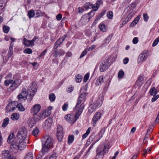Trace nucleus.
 Here are the masks:
<instances>
[{"instance_id":"obj_1","label":"nucleus","mask_w":159,"mask_h":159,"mask_svg":"<svg viewBox=\"0 0 159 159\" xmlns=\"http://www.w3.org/2000/svg\"><path fill=\"white\" fill-rule=\"evenodd\" d=\"M27 134V130L25 127L20 128L17 132L15 139L19 143L21 148H25L28 143L26 139Z\"/></svg>"},{"instance_id":"obj_2","label":"nucleus","mask_w":159,"mask_h":159,"mask_svg":"<svg viewBox=\"0 0 159 159\" xmlns=\"http://www.w3.org/2000/svg\"><path fill=\"white\" fill-rule=\"evenodd\" d=\"M44 139H46L42 143V152L43 153H45L49 150V149L52 146L53 141L52 138L48 136L45 137Z\"/></svg>"},{"instance_id":"obj_3","label":"nucleus","mask_w":159,"mask_h":159,"mask_svg":"<svg viewBox=\"0 0 159 159\" xmlns=\"http://www.w3.org/2000/svg\"><path fill=\"white\" fill-rule=\"evenodd\" d=\"M95 13L93 11H91L89 13L83 15L81 17L80 21L83 24H85L89 21L90 19L94 16Z\"/></svg>"},{"instance_id":"obj_4","label":"nucleus","mask_w":159,"mask_h":159,"mask_svg":"<svg viewBox=\"0 0 159 159\" xmlns=\"http://www.w3.org/2000/svg\"><path fill=\"white\" fill-rule=\"evenodd\" d=\"M10 148L12 151L16 152L18 150H22L25 148H21L19 143L16 141V140L15 139V141L11 145Z\"/></svg>"},{"instance_id":"obj_5","label":"nucleus","mask_w":159,"mask_h":159,"mask_svg":"<svg viewBox=\"0 0 159 159\" xmlns=\"http://www.w3.org/2000/svg\"><path fill=\"white\" fill-rule=\"evenodd\" d=\"M102 99L100 98H98L97 102L96 105L95 104L90 105L89 108V111L90 113H92L96 109L97 106H100L102 103Z\"/></svg>"},{"instance_id":"obj_6","label":"nucleus","mask_w":159,"mask_h":159,"mask_svg":"<svg viewBox=\"0 0 159 159\" xmlns=\"http://www.w3.org/2000/svg\"><path fill=\"white\" fill-rule=\"evenodd\" d=\"M84 103H83L80 105L79 106V105H78L77 107H76L77 109L76 111L75 115L74 116V119H75V121L79 117L81 114L84 108Z\"/></svg>"},{"instance_id":"obj_7","label":"nucleus","mask_w":159,"mask_h":159,"mask_svg":"<svg viewBox=\"0 0 159 159\" xmlns=\"http://www.w3.org/2000/svg\"><path fill=\"white\" fill-rule=\"evenodd\" d=\"M149 55V52L147 51L145 52H143L139 56L138 58L139 63L145 61Z\"/></svg>"},{"instance_id":"obj_8","label":"nucleus","mask_w":159,"mask_h":159,"mask_svg":"<svg viewBox=\"0 0 159 159\" xmlns=\"http://www.w3.org/2000/svg\"><path fill=\"white\" fill-rule=\"evenodd\" d=\"M28 93L26 89H23L21 93L19 94L17 96V98L19 99H22L24 100L26 99Z\"/></svg>"},{"instance_id":"obj_9","label":"nucleus","mask_w":159,"mask_h":159,"mask_svg":"<svg viewBox=\"0 0 159 159\" xmlns=\"http://www.w3.org/2000/svg\"><path fill=\"white\" fill-rule=\"evenodd\" d=\"M41 106L39 104H36L33 107L31 110V112L33 115L36 114L39 111Z\"/></svg>"},{"instance_id":"obj_10","label":"nucleus","mask_w":159,"mask_h":159,"mask_svg":"<svg viewBox=\"0 0 159 159\" xmlns=\"http://www.w3.org/2000/svg\"><path fill=\"white\" fill-rule=\"evenodd\" d=\"M85 95L86 93H83L80 94L78 98L77 104L75 107H77L78 105H79V104L81 103V102L84 100Z\"/></svg>"},{"instance_id":"obj_11","label":"nucleus","mask_w":159,"mask_h":159,"mask_svg":"<svg viewBox=\"0 0 159 159\" xmlns=\"http://www.w3.org/2000/svg\"><path fill=\"white\" fill-rule=\"evenodd\" d=\"M65 53V52L62 49H60L58 52L57 50H56L53 53V56L55 58L57 57L58 56L63 55Z\"/></svg>"},{"instance_id":"obj_12","label":"nucleus","mask_w":159,"mask_h":159,"mask_svg":"<svg viewBox=\"0 0 159 159\" xmlns=\"http://www.w3.org/2000/svg\"><path fill=\"white\" fill-rule=\"evenodd\" d=\"M101 117V114L100 113L97 112L95 114L93 118V126L95 125L97 121L99 120Z\"/></svg>"},{"instance_id":"obj_13","label":"nucleus","mask_w":159,"mask_h":159,"mask_svg":"<svg viewBox=\"0 0 159 159\" xmlns=\"http://www.w3.org/2000/svg\"><path fill=\"white\" fill-rule=\"evenodd\" d=\"M108 67L107 62H103L100 66V70L101 72H104L105 70H106L108 68Z\"/></svg>"},{"instance_id":"obj_14","label":"nucleus","mask_w":159,"mask_h":159,"mask_svg":"<svg viewBox=\"0 0 159 159\" xmlns=\"http://www.w3.org/2000/svg\"><path fill=\"white\" fill-rule=\"evenodd\" d=\"M52 119L51 117H49L45 121V125L47 126V127H49L52 125Z\"/></svg>"},{"instance_id":"obj_15","label":"nucleus","mask_w":159,"mask_h":159,"mask_svg":"<svg viewBox=\"0 0 159 159\" xmlns=\"http://www.w3.org/2000/svg\"><path fill=\"white\" fill-rule=\"evenodd\" d=\"M36 121H35L34 119L32 118H30L28 120V124L29 126L32 127L36 124Z\"/></svg>"},{"instance_id":"obj_16","label":"nucleus","mask_w":159,"mask_h":159,"mask_svg":"<svg viewBox=\"0 0 159 159\" xmlns=\"http://www.w3.org/2000/svg\"><path fill=\"white\" fill-rule=\"evenodd\" d=\"M102 3L101 1H98L97 3L94 4L93 5H92L91 8H93V10L95 11H97L99 6V4H101Z\"/></svg>"},{"instance_id":"obj_17","label":"nucleus","mask_w":159,"mask_h":159,"mask_svg":"<svg viewBox=\"0 0 159 159\" xmlns=\"http://www.w3.org/2000/svg\"><path fill=\"white\" fill-rule=\"evenodd\" d=\"M106 12V10H104L97 17L93 24H96L97 21L105 14Z\"/></svg>"},{"instance_id":"obj_18","label":"nucleus","mask_w":159,"mask_h":159,"mask_svg":"<svg viewBox=\"0 0 159 159\" xmlns=\"http://www.w3.org/2000/svg\"><path fill=\"white\" fill-rule=\"evenodd\" d=\"M135 12L134 11L131 12L128 15L125 19V21L126 22H128L131 19L132 17L135 14Z\"/></svg>"},{"instance_id":"obj_19","label":"nucleus","mask_w":159,"mask_h":159,"mask_svg":"<svg viewBox=\"0 0 159 159\" xmlns=\"http://www.w3.org/2000/svg\"><path fill=\"white\" fill-rule=\"evenodd\" d=\"M73 116L72 115H70V114L66 115L65 117L66 120L70 123H74L75 122V120L74 121L72 122V119H73Z\"/></svg>"},{"instance_id":"obj_20","label":"nucleus","mask_w":159,"mask_h":159,"mask_svg":"<svg viewBox=\"0 0 159 159\" xmlns=\"http://www.w3.org/2000/svg\"><path fill=\"white\" fill-rule=\"evenodd\" d=\"M149 92L151 95L154 96L157 94V91L155 87H153L150 89Z\"/></svg>"},{"instance_id":"obj_21","label":"nucleus","mask_w":159,"mask_h":159,"mask_svg":"<svg viewBox=\"0 0 159 159\" xmlns=\"http://www.w3.org/2000/svg\"><path fill=\"white\" fill-rule=\"evenodd\" d=\"M19 118V115L16 113H13L11 116V119L14 120H17Z\"/></svg>"},{"instance_id":"obj_22","label":"nucleus","mask_w":159,"mask_h":159,"mask_svg":"<svg viewBox=\"0 0 159 159\" xmlns=\"http://www.w3.org/2000/svg\"><path fill=\"white\" fill-rule=\"evenodd\" d=\"M103 155V151H101L97 154L95 159H102Z\"/></svg>"},{"instance_id":"obj_23","label":"nucleus","mask_w":159,"mask_h":159,"mask_svg":"<svg viewBox=\"0 0 159 159\" xmlns=\"http://www.w3.org/2000/svg\"><path fill=\"white\" fill-rule=\"evenodd\" d=\"M24 159H34V155L31 152H29L26 155Z\"/></svg>"},{"instance_id":"obj_24","label":"nucleus","mask_w":159,"mask_h":159,"mask_svg":"<svg viewBox=\"0 0 159 159\" xmlns=\"http://www.w3.org/2000/svg\"><path fill=\"white\" fill-rule=\"evenodd\" d=\"M23 43L25 46H26L27 47H30V46H31L30 40H28L25 38L23 39Z\"/></svg>"},{"instance_id":"obj_25","label":"nucleus","mask_w":159,"mask_h":159,"mask_svg":"<svg viewBox=\"0 0 159 159\" xmlns=\"http://www.w3.org/2000/svg\"><path fill=\"white\" fill-rule=\"evenodd\" d=\"M39 133V129L36 127L33 130L32 134L35 137H37Z\"/></svg>"},{"instance_id":"obj_26","label":"nucleus","mask_w":159,"mask_h":159,"mask_svg":"<svg viewBox=\"0 0 159 159\" xmlns=\"http://www.w3.org/2000/svg\"><path fill=\"white\" fill-rule=\"evenodd\" d=\"M9 119L8 118H6L4 120L3 122L2 126L3 127H6L9 122Z\"/></svg>"},{"instance_id":"obj_27","label":"nucleus","mask_w":159,"mask_h":159,"mask_svg":"<svg viewBox=\"0 0 159 159\" xmlns=\"http://www.w3.org/2000/svg\"><path fill=\"white\" fill-rule=\"evenodd\" d=\"M103 76H100L96 81L97 84L98 85L101 84V83L103 82Z\"/></svg>"},{"instance_id":"obj_28","label":"nucleus","mask_w":159,"mask_h":159,"mask_svg":"<svg viewBox=\"0 0 159 159\" xmlns=\"http://www.w3.org/2000/svg\"><path fill=\"white\" fill-rule=\"evenodd\" d=\"M52 109V108L51 107H49L46 110L44 111L47 115V116H50V115L51 114V111Z\"/></svg>"},{"instance_id":"obj_29","label":"nucleus","mask_w":159,"mask_h":159,"mask_svg":"<svg viewBox=\"0 0 159 159\" xmlns=\"http://www.w3.org/2000/svg\"><path fill=\"white\" fill-rule=\"evenodd\" d=\"M2 154L5 158H7L9 157V152L7 150H4L2 152Z\"/></svg>"},{"instance_id":"obj_30","label":"nucleus","mask_w":159,"mask_h":159,"mask_svg":"<svg viewBox=\"0 0 159 159\" xmlns=\"http://www.w3.org/2000/svg\"><path fill=\"white\" fill-rule=\"evenodd\" d=\"M34 15V11L33 10H30L28 12V15L30 18L33 17Z\"/></svg>"},{"instance_id":"obj_31","label":"nucleus","mask_w":159,"mask_h":159,"mask_svg":"<svg viewBox=\"0 0 159 159\" xmlns=\"http://www.w3.org/2000/svg\"><path fill=\"white\" fill-rule=\"evenodd\" d=\"M62 127L60 125H58L57 128V134L63 133Z\"/></svg>"},{"instance_id":"obj_32","label":"nucleus","mask_w":159,"mask_h":159,"mask_svg":"<svg viewBox=\"0 0 159 159\" xmlns=\"http://www.w3.org/2000/svg\"><path fill=\"white\" fill-rule=\"evenodd\" d=\"M57 136L58 141L61 142V141L63 137V133H60L59 134H57Z\"/></svg>"},{"instance_id":"obj_33","label":"nucleus","mask_w":159,"mask_h":159,"mask_svg":"<svg viewBox=\"0 0 159 159\" xmlns=\"http://www.w3.org/2000/svg\"><path fill=\"white\" fill-rule=\"evenodd\" d=\"M75 77L76 81L77 82L79 83L82 81V78L81 75L78 74L76 75Z\"/></svg>"},{"instance_id":"obj_34","label":"nucleus","mask_w":159,"mask_h":159,"mask_svg":"<svg viewBox=\"0 0 159 159\" xmlns=\"http://www.w3.org/2000/svg\"><path fill=\"white\" fill-rule=\"evenodd\" d=\"M91 130V128L89 127L86 131V133L83 135L82 138L83 139L85 138L88 134L90 133Z\"/></svg>"},{"instance_id":"obj_35","label":"nucleus","mask_w":159,"mask_h":159,"mask_svg":"<svg viewBox=\"0 0 159 159\" xmlns=\"http://www.w3.org/2000/svg\"><path fill=\"white\" fill-rule=\"evenodd\" d=\"M16 107L18 108V110L21 111H24L25 109L23 107L21 104L20 103L17 105Z\"/></svg>"},{"instance_id":"obj_36","label":"nucleus","mask_w":159,"mask_h":159,"mask_svg":"<svg viewBox=\"0 0 159 159\" xmlns=\"http://www.w3.org/2000/svg\"><path fill=\"white\" fill-rule=\"evenodd\" d=\"M39 115L40 117L41 118V120H42L45 118V117H48V116H47V115L46 114V113H45L44 111L41 112L39 114Z\"/></svg>"},{"instance_id":"obj_37","label":"nucleus","mask_w":159,"mask_h":159,"mask_svg":"<svg viewBox=\"0 0 159 159\" xmlns=\"http://www.w3.org/2000/svg\"><path fill=\"white\" fill-rule=\"evenodd\" d=\"M99 28L101 31L103 32L106 31V27L104 24H102L100 25Z\"/></svg>"},{"instance_id":"obj_38","label":"nucleus","mask_w":159,"mask_h":159,"mask_svg":"<svg viewBox=\"0 0 159 159\" xmlns=\"http://www.w3.org/2000/svg\"><path fill=\"white\" fill-rule=\"evenodd\" d=\"M74 140L73 135H69L68 138V143H71Z\"/></svg>"},{"instance_id":"obj_39","label":"nucleus","mask_w":159,"mask_h":159,"mask_svg":"<svg viewBox=\"0 0 159 159\" xmlns=\"http://www.w3.org/2000/svg\"><path fill=\"white\" fill-rule=\"evenodd\" d=\"M55 96L53 93H52L49 95V98L52 102L55 99Z\"/></svg>"},{"instance_id":"obj_40","label":"nucleus","mask_w":159,"mask_h":159,"mask_svg":"<svg viewBox=\"0 0 159 159\" xmlns=\"http://www.w3.org/2000/svg\"><path fill=\"white\" fill-rule=\"evenodd\" d=\"M9 27L6 25H4L3 27V31L6 33H7L9 30Z\"/></svg>"},{"instance_id":"obj_41","label":"nucleus","mask_w":159,"mask_h":159,"mask_svg":"<svg viewBox=\"0 0 159 159\" xmlns=\"http://www.w3.org/2000/svg\"><path fill=\"white\" fill-rule=\"evenodd\" d=\"M34 116V119L35 121H37L41 120V118L40 117L39 115L38 116L36 114L33 115Z\"/></svg>"},{"instance_id":"obj_42","label":"nucleus","mask_w":159,"mask_h":159,"mask_svg":"<svg viewBox=\"0 0 159 159\" xmlns=\"http://www.w3.org/2000/svg\"><path fill=\"white\" fill-rule=\"evenodd\" d=\"M113 16L112 11H108L107 13V16L109 19H111Z\"/></svg>"},{"instance_id":"obj_43","label":"nucleus","mask_w":159,"mask_h":159,"mask_svg":"<svg viewBox=\"0 0 159 159\" xmlns=\"http://www.w3.org/2000/svg\"><path fill=\"white\" fill-rule=\"evenodd\" d=\"M124 72L121 70L119 71L118 73V77L119 79L122 78L124 76Z\"/></svg>"},{"instance_id":"obj_44","label":"nucleus","mask_w":159,"mask_h":159,"mask_svg":"<svg viewBox=\"0 0 159 159\" xmlns=\"http://www.w3.org/2000/svg\"><path fill=\"white\" fill-rule=\"evenodd\" d=\"M14 136V134H10L8 137L7 141L8 142L10 143L11 141L13 139Z\"/></svg>"},{"instance_id":"obj_45","label":"nucleus","mask_w":159,"mask_h":159,"mask_svg":"<svg viewBox=\"0 0 159 159\" xmlns=\"http://www.w3.org/2000/svg\"><path fill=\"white\" fill-rule=\"evenodd\" d=\"M92 4L90 2L86 3L85 4L84 7L86 9H89L91 8Z\"/></svg>"},{"instance_id":"obj_46","label":"nucleus","mask_w":159,"mask_h":159,"mask_svg":"<svg viewBox=\"0 0 159 159\" xmlns=\"http://www.w3.org/2000/svg\"><path fill=\"white\" fill-rule=\"evenodd\" d=\"M66 35L65 36H64L60 38L58 41H58V43H60V44H61L62 42L66 38Z\"/></svg>"},{"instance_id":"obj_47","label":"nucleus","mask_w":159,"mask_h":159,"mask_svg":"<svg viewBox=\"0 0 159 159\" xmlns=\"http://www.w3.org/2000/svg\"><path fill=\"white\" fill-rule=\"evenodd\" d=\"M24 52L26 53L30 54L32 52V51L30 48H27L25 49Z\"/></svg>"},{"instance_id":"obj_48","label":"nucleus","mask_w":159,"mask_h":159,"mask_svg":"<svg viewBox=\"0 0 159 159\" xmlns=\"http://www.w3.org/2000/svg\"><path fill=\"white\" fill-rule=\"evenodd\" d=\"M159 41V37L157 38L153 42L152 44V46L154 47L156 46L158 43Z\"/></svg>"},{"instance_id":"obj_49","label":"nucleus","mask_w":159,"mask_h":159,"mask_svg":"<svg viewBox=\"0 0 159 159\" xmlns=\"http://www.w3.org/2000/svg\"><path fill=\"white\" fill-rule=\"evenodd\" d=\"M89 76V74L88 73H87L84 76V81L86 82L88 80Z\"/></svg>"},{"instance_id":"obj_50","label":"nucleus","mask_w":159,"mask_h":159,"mask_svg":"<svg viewBox=\"0 0 159 159\" xmlns=\"http://www.w3.org/2000/svg\"><path fill=\"white\" fill-rule=\"evenodd\" d=\"M153 97L152 98V102H153L156 100L159 97V95H156L153 96Z\"/></svg>"},{"instance_id":"obj_51","label":"nucleus","mask_w":159,"mask_h":159,"mask_svg":"<svg viewBox=\"0 0 159 159\" xmlns=\"http://www.w3.org/2000/svg\"><path fill=\"white\" fill-rule=\"evenodd\" d=\"M153 125H151L149 127L148 129V130L146 134V135L145 136V138H147L146 136L148 135V133L150 132H151L152 131V130L153 128ZM148 138V137H147Z\"/></svg>"},{"instance_id":"obj_52","label":"nucleus","mask_w":159,"mask_h":159,"mask_svg":"<svg viewBox=\"0 0 159 159\" xmlns=\"http://www.w3.org/2000/svg\"><path fill=\"white\" fill-rule=\"evenodd\" d=\"M36 86V84L35 83L33 82L31 84V90H32V92H34V93L35 92V91L34 89H34V88Z\"/></svg>"},{"instance_id":"obj_53","label":"nucleus","mask_w":159,"mask_h":159,"mask_svg":"<svg viewBox=\"0 0 159 159\" xmlns=\"http://www.w3.org/2000/svg\"><path fill=\"white\" fill-rule=\"evenodd\" d=\"M34 95V94H33V95L30 94L28 96H27L26 99H27L28 101H31V100L32 99Z\"/></svg>"},{"instance_id":"obj_54","label":"nucleus","mask_w":159,"mask_h":159,"mask_svg":"<svg viewBox=\"0 0 159 159\" xmlns=\"http://www.w3.org/2000/svg\"><path fill=\"white\" fill-rule=\"evenodd\" d=\"M60 44V43H58V41H56L54 45L53 48L56 49Z\"/></svg>"},{"instance_id":"obj_55","label":"nucleus","mask_w":159,"mask_h":159,"mask_svg":"<svg viewBox=\"0 0 159 159\" xmlns=\"http://www.w3.org/2000/svg\"><path fill=\"white\" fill-rule=\"evenodd\" d=\"M143 17L145 21H147L149 19V17L147 14H143Z\"/></svg>"},{"instance_id":"obj_56","label":"nucleus","mask_w":159,"mask_h":159,"mask_svg":"<svg viewBox=\"0 0 159 159\" xmlns=\"http://www.w3.org/2000/svg\"><path fill=\"white\" fill-rule=\"evenodd\" d=\"M87 53V51L86 50H84L81 53L80 58H81L83 57L85 55H86Z\"/></svg>"},{"instance_id":"obj_57","label":"nucleus","mask_w":159,"mask_h":159,"mask_svg":"<svg viewBox=\"0 0 159 159\" xmlns=\"http://www.w3.org/2000/svg\"><path fill=\"white\" fill-rule=\"evenodd\" d=\"M62 17V16L61 14H59L57 16L56 19L58 20H59L61 19Z\"/></svg>"},{"instance_id":"obj_58","label":"nucleus","mask_w":159,"mask_h":159,"mask_svg":"<svg viewBox=\"0 0 159 159\" xmlns=\"http://www.w3.org/2000/svg\"><path fill=\"white\" fill-rule=\"evenodd\" d=\"M112 36L111 35H109L106 39V41H108L107 42H106V44L108 43L111 40Z\"/></svg>"},{"instance_id":"obj_59","label":"nucleus","mask_w":159,"mask_h":159,"mask_svg":"<svg viewBox=\"0 0 159 159\" xmlns=\"http://www.w3.org/2000/svg\"><path fill=\"white\" fill-rule=\"evenodd\" d=\"M108 148L107 147V146L106 145H104V146L103 151L105 153L107 152H108Z\"/></svg>"},{"instance_id":"obj_60","label":"nucleus","mask_w":159,"mask_h":159,"mask_svg":"<svg viewBox=\"0 0 159 159\" xmlns=\"http://www.w3.org/2000/svg\"><path fill=\"white\" fill-rule=\"evenodd\" d=\"M47 49H46L41 53L39 55V57H41L43 56L46 54V52H47Z\"/></svg>"},{"instance_id":"obj_61","label":"nucleus","mask_w":159,"mask_h":159,"mask_svg":"<svg viewBox=\"0 0 159 159\" xmlns=\"http://www.w3.org/2000/svg\"><path fill=\"white\" fill-rule=\"evenodd\" d=\"M68 104H65L63 105L62 107L63 110L64 111H66L67 110V108L68 107Z\"/></svg>"},{"instance_id":"obj_62","label":"nucleus","mask_w":159,"mask_h":159,"mask_svg":"<svg viewBox=\"0 0 159 159\" xmlns=\"http://www.w3.org/2000/svg\"><path fill=\"white\" fill-rule=\"evenodd\" d=\"M57 156L56 154H52L50 156L49 159H56Z\"/></svg>"},{"instance_id":"obj_63","label":"nucleus","mask_w":159,"mask_h":159,"mask_svg":"<svg viewBox=\"0 0 159 159\" xmlns=\"http://www.w3.org/2000/svg\"><path fill=\"white\" fill-rule=\"evenodd\" d=\"M72 55V54L71 52H68L66 54V56L67 57H71Z\"/></svg>"},{"instance_id":"obj_64","label":"nucleus","mask_w":159,"mask_h":159,"mask_svg":"<svg viewBox=\"0 0 159 159\" xmlns=\"http://www.w3.org/2000/svg\"><path fill=\"white\" fill-rule=\"evenodd\" d=\"M138 42V39L137 37H135L133 40V43L134 44H136Z\"/></svg>"}]
</instances>
